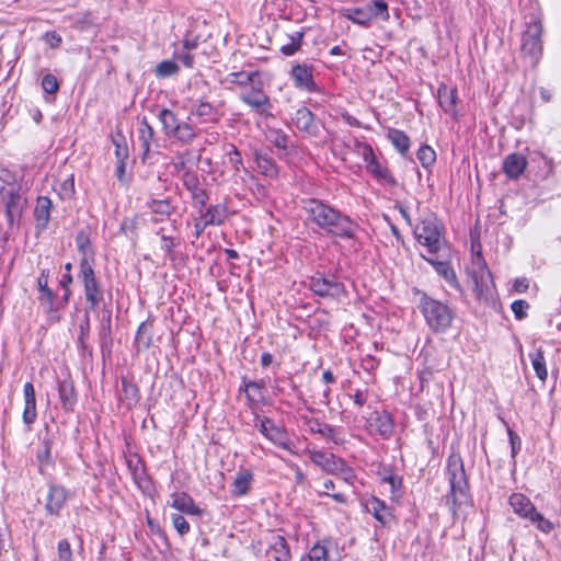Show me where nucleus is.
<instances>
[{
    "instance_id": "obj_1",
    "label": "nucleus",
    "mask_w": 561,
    "mask_h": 561,
    "mask_svg": "<svg viewBox=\"0 0 561 561\" xmlns=\"http://www.w3.org/2000/svg\"><path fill=\"white\" fill-rule=\"evenodd\" d=\"M304 209L308 220L325 232L341 238H354L357 225L330 205L318 199H307L304 202Z\"/></svg>"
},
{
    "instance_id": "obj_2",
    "label": "nucleus",
    "mask_w": 561,
    "mask_h": 561,
    "mask_svg": "<svg viewBox=\"0 0 561 561\" xmlns=\"http://www.w3.org/2000/svg\"><path fill=\"white\" fill-rule=\"evenodd\" d=\"M447 476L450 483V495L447 497V504L456 518L463 517L470 506V499L465 469L459 456L453 455L449 457Z\"/></svg>"
},
{
    "instance_id": "obj_3",
    "label": "nucleus",
    "mask_w": 561,
    "mask_h": 561,
    "mask_svg": "<svg viewBox=\"0 0 561 561\" xmlns=\"http://www.w3.org/2000/svg\"><path fill=\"white\" fill-rule=\"evenodd\" d=\"M0 196L8 221L12 225L21 216L24 202L20 195V184L15 175L3 167H0Z\"/></svg>"
},
{
    "instance_id": "obj_4",
    "label": "nucleus",
    "mask_w": 561,
    "mask_h": 561,
    "mask_svg": "<svg viewBox=\"0 0 561 561\" xmlns=\"http://www.w3.org/2000/svg\"><path fill=\"white\" fill-rule=\"evenodd\" d=\"M414 234L417 241L427 248L430 254L446 253L442 227L435 215L426 214L414 228Z\"/></svg>"
},
{
    "instance_id": "obj_5",
    "label": "nucleus",
    "mask_w": 561,
    "mask_h": 561,
    "mask_svg": "<svg viewBox=\"0 0 561 561\" xmlns=\"http://www.w3.org/2000/svg\"><path fill=\"white\" fill-rule=\"evenodd\" d=\"M420 308L426 323L434 332H445L451 325L455 314L446 304L423 295Z\"/></svg>"
},
{
    "instance_id": "obj_6",
    "label": "nucleus",
    "mask_w": 561,
    "mask_h": 561,
    "mask_svg": "<svg viewBox=\"0 0 561 561\" xmlns=\"http://www.w3.org/2000/svg\"><path fill=\"white\" fill-rule=\"evenodd\" d=\"M510 505L514 513L524 519H528L538 530L549 534L553 530L554 525L542 514L536 511L535 505L528 497L520 493H514L510 496Z\"/></svg>"
},
{
    "instance_id": "obj_7",
    "label": "nucleus",
    "mask_w": 561,
    "mask_h": 561,
    "mask_svg": "<svg viewBox=\"0 0 561 561\" xmlns=\"http://www.w3.org/2000/svg\"><path fill=\"white\" fill-rule=\"evenodd\" d=\"M341 14L359 25H368L376 18L386 21L389 18L388 5L383 0H373L359 8H345Z\"/></svg>"
},
{
    "instance_id": "obj_8",
    "label": "nucleus",
    "mask_w": 561,
    "mask_h": 561,
    "mask_svg": "<svg viewBox=\"0 0 561 561\" xmlns=\"http://www.w3.org/2000/svg\"><path fill=\"white\" fill-rule=\"evenodd\" d=\"M79 277L81 278L84 286L87 302L91 309H95L103 299V294L95 278L92 264H88L85 260H81L80 262Z\"/></svg>"
},
{
    "instance_id": "obj_9",
    "label": "nucleus",
    "mask_w": 561,
    "mask_h": 561,
    "mask_svg": "<svg viewBox=\"0 0 561 561\" xmlns=\"http://www.w3.org/2000/svg\"><path fill=\"white\" fill-rule=\"evenodd\" d=\"M291 119L296 128L307 137H318L321 125L314 119V115L309 108L305 106L298 108Z\"/></svg>"
},
{
    "instance_id": "obj_10",
    "label": "nucleus",
    "mask_w": 561,
    "mask_h": 561,
    "mask_svg": "<svg viewBox=\"0 0 561 561\" xmlns=\"http://www.w3.org/2000/svg\"><path fill=\"white\" fill-rule=\"evenodd\" d=\"M542 25L539 21L531 22L523 34L522 49L530 56H538L541 53Z\"/></svg>"
},
{
    "instance_id": "obj_11",
    "label": "nucleus",
    "mask_w": 561,
    "mask_h": 561,
    "mask_svg": "<svg viewBox=\"0 0 561 561\" xmlns=\"http://www.w3.org/2000/svg\"><path fill=\"white\" fill-rule=\"evenodd\" d=\"M309 286L314 294L321 297H339L344 290L341 283L320 274L311 277Z\"/></svg>"
},
{
    "instance_id": "obj_12",
    "label": "nucleus",
    "mask_w": 561,
    "mask_h": 561,
    "mask_svg": "<svg viewBox=\"0 0 561 561\" xmlns=\"http://www.w3.org/2000/svg\"><path fill=\"white\" fill-rule=\"evenodd\" d=\"M472 280L474 283V290L479 295H483L489 291L493 284L491 272L488 270L481 255H478L477 261L474 262Z\"/></svg>"
},
{
    "instance_id": "obj_13",
    "label": "nucleus",
    "mask_w": 561,
    "mask_h": 561,
    "mask_svg": "<svg viewBox=\"0 0 561 561\" xmlns=\"http://www.w3.org/2000/svg\"><path fill=\"white\" fill-rule=\"evenodd\" d=\"M365 507L382 527H390L393 524L394 516L391 513V510L379 499H369L366 502Z\"/></svg>"
},
{
    "instance_id": "obj_14",
    "label": "nucleus",
    "mask_w": 561,
    "mask_h": 561,
    "mask_svg": "<svg viewBox=\"0 0 561 561\" xmlns=\"http://www.w3.org/2000/svg\"><path fill=\"white\" fill-rule=\"evenodd\" d=\"M423 259H425L431 265L434 266L435 271L444 277V279L449 283L450 285H456L457 278L454 270L449 266V264L446 262V259L448 256V250L446 249V253L439 252L437 254H431V256L423 255Z\"/></svg>"
},
{
    "instance_id": "obj_15",
    "label": "nucleus",
    "mask_w": 561,
    "mask_h": 561,
    "mask_svg": "<svg viewBox=\"0 0 561 561\" xmlns=\"http://www.w3.org/2000/svg\"><path fill=\"white\" fill-rule=\"evenodd\" d=\"M308 454L310 460L328 473H336V470L342 467V459L333 454L321 450H309Z\"/></svg>"
},
{
    "instance_id": "obj_16",
    "label": "nucleus",
    "mask_w": 561,
    "mask_h": 561,
    "mask_svg": "<svg viewBox=\"0 0 561 561\" xmlns=\"http://www.w3.org/2000/svg\"><path fill=\"white\" fill-rule=\"evenodd\" d=\"M259 431L266 436L274 444L288 448V442L285 433L277 426H275L274 422L270 419H262L257 425Z\"/></svg>"
},
{
    "instance_id": "obj_17",
    "label": "nucleus",
    "mask_w": 561,
    "mask_h": 561,
    "mask_svg": "<svg viewBox=\"0 0 561 561\" xmlns=\"http://www.w3.org/2000/svg\"><path fill=\"white\" fill-rule=\"evenodd\" d=\"M169 504L171 507L179 512L199 516L202 510L194 503L193 499L186 493H173L170 497Z\"/></svg>"
},
{
    "instance_id": "obj_18",
    "label": "nucleus",
    "mask_w": 561,
    "mask_h": 561,
    "mask_svg": "<svg viewBox=\"0 0 561 561\" xmlns=\"http://www.w3.org/2000/svg\"><path fill=\"white\" fill-rule=\"evenodd\" d=\"M24 394V410H23V422L26 425H31L35 422L37 413H36V398L35 390L31 382H26L23 387Z\"/></svg>"
},
{
    "instance_id": "obj_19",
    "label": "nucleus",
    "mask_w": 561,
    "mask_h": 561,
    "mask_svg": "<svg viewBox=\"0 0 561 561\" xmlns=\"http://www.w3.org/2000/svg\"><path fill=\"white\" fill-rule=\"evenodd\" d=\"M527 167V160L519 153L508 154L503 162V171L510 179H518Z\"/></svg>"
},
{
    "instance_id": "obj_20",
    "label": "nucleus",
    "mask_w": 561,
    "mask_h": 561,
    "mask_svg": "<svg viewBox=\"0 0 561 561\" xmlns=\"http://www.w3.org/2000/svg\"><path fill=\"white\" fill-rule=\"evenodd\" d=\"M67 500V490L60 485H50L47 499L46 510L49 514H58Z\"/></svg>"
},
{
    "instance_id": "obj_21",
    "label": "nucleus",
    "mask_w": 561,
    "mask_h": 561,
    "mask_svg": "<svg viewBox=\"0 0 561 561\" xmlns=\"http://www.w3.org/2000/svg\"><path fill=\"white\" fill-rule=\"evenodd\" d=\"M438 103L443 111L453 116L456 115L457 90L442 84L437 90Z\"/></svg>"
},
{
    "instance_id": "obj_22",
    "label": "nucleus",
    "mask_w": 561,
    "mask_h": 561,
    "mask_svg": "<svg viewBox=\"0 0 561 561\" xmlns=\"http://www.w3.org/2000/svg\"><path fill=\"white\" fill-rule=\"evenodd\" d=\"M291 76L298 88L306 89L308 91L313 90L314 81L312 78L311 68L307 65L294 66L291 69Z\"/></svg>"
},
{
    "instance_id": "obj_23",
    "label": "nucleus",
    "mask_w": 561,
    "mask_h": 561,
    "mask_svg": "<svg viewBox=\"0 0 561 561\" xmlns=\"http://www.w3.org/2000/svg\"><path fill=\"white\" fill-rule=\"evenodd\" d=\"M301 561H340V558L333 547L324 545H314L306 559Z\"/></svg>"
},
{
    "instance_id": "obj_24",
    "label": "nucleus",
    "mask_w": 561,
    "mask_h": 561,
    "mask_svg": "<svg viewBox=\"0 0 561 561\" xmlns=\"http://www.w3.org/2000/svg\"><path fill=\"white\" fill-rule=\"evenodd\" d=\"M268 553L275 561H287L289 559V549L283 536L273 535L271 537Z\"/></svg>"
},
{
    "instance_id": "obj_25",
    "label": "nucleus",
    "mask_w": 561,
    "mask_h": 561,
    "mask_svg": "<svg viewBox=\"0 0 561 561\" xmlns=\"http://www.w3.org/2000/svg\"><path fill=\"white\" fill-rule=\"evenodd\" d=\"M51 202L48 197L41 196L37 198L34 217L38 228H46L49 221Z\"/></svg>"
},
{
    "instance_id": "obj_26",
    "label": "nucleus",
    "mask_w": 561,
    "mask_h": 561,
    "mask_svg": "<svg viewBox=\"0 0 561 561\" xmlns=\"http://www.w3.org/2000/svg\"><path fill=\"white\" fill-rule=\"evenodd\" d=\"M310 428L313 433L320 434L324 439L333 442L335 445L344 443V438L340 435L339 431L329 424L316 422Z\"/></svg>"
},
{
    "instance_id": "obj_27",
    "label": "nucleus",
    "mask_w": 561,
    "mask_h": 561,
    "mask_svg": "<svg viewBox=\"0 0 561 561\" xmlns=\"http://www.w3.org/2000/svg\"><path fill=\"white\" fill-rule=\"evenodd\" d=\"M76 243L79 252L81 253V260H85L88 264H92L94 252L92 250L89 236L84 231L78 232Z\"/></svg>"
},
{
    "instance_id": "obj_28",
    "label": "nucleus",
    "mask_w": 561,
    "mask_h": 561,
    "mask_svg": "<svg viewBox=\"0 0 561 561\" xmlns=\"http://www.w3.org/2000/svg\"><path fill=\"white\" fill-rule=\"evenodd\" d=\"M388 138L401 154H405L409 151L410 139L403 131L391 128L388 130Z\"/></svg>"
},
{
    "instance_id": "obj_29",
    "label": "nucleus",
    "mask_w": 561,
    "mask_h": 561,
    "mask_svg": "<svg viewBox=\"0 0 561 561\" xmlns=\"http://www.w3.org/2000/svg\"><path fill=\"white\" fill-rule=\"evenodd\" d=\"M251 479L252 476L250 472H238L231 485V493L237 496L244 495L250 488Z\"/></svg>"
},
{
    "instance_id": "obj_30",
    "label": "nucleus",
    "mask_w": 561,
    "mask_h": 561,
    "mask_svg": "<svg viewBox=\"0 0 561 561\" xmlns=\"http://www.w3.org/2000/svg\"><path fill=\"white\" fill-rule=\"evenodd\" d=\"M202 217L209 225H221L227 218V209L222 205L210 206Z\"/></svg>"
},
{
    "instance_id": "obj_31",
    "label": "nucleus",
    "mask_w": 561,
    "mask_h": 561,
    "mask_svg": "<svg viewBox=\"0 0 561 561\" xmlns=\"http://www.w3.org/2000/svg\"><path fill=\"white\" fill-rule=\"evenodd\" d=\"M59 398L65 410H71L76 403V392L73 386L68 381L59 383Z\"/></svg>"
},
{
    "instance_id": "obj_32",
    "label": "nucleus",
    "mask_w": 561,
    "mask_h": 561,
    "mask_svg": "<svg viewBox=\"0 0 561 561\" xmlns=\"http://www.w3.org/2000/svg\"><path fill=\"white\" fill-rule=\"evenodd\" d=\"M531 365L534 370L536 371L537 377L543 382L548 377V370L546 367V360L543 357V352L538 348L536 352L529 354Z\"/></svg>"
},
{
    "instance_id": "obj_33",
    "label": "nucleus",
    "mask_w": 561,
    "mask_h": 561,
    "mask_svg": "<svg viewBox=\"0 0 561 561\" xmlns=\"http://www.w3.org/2000/svg\"><path fill=\"white\" fill-rule=\"evenodd\" d=\"M255 162L259 171L270 178H274L277 174V167L275 162L266 154L255 153Z\"/></svg>"
},
{
    "instance_id": "obj_34",
    "label": "nucleus",
    "mask_w": 561,
    "mask_h": 561,
    "mask_svg": "<svg viewBox=\"0 0 561 561\" xmlns=\"http://www.w3.org/2000/svg\"><path fill=\"white\" fill-rule=\"evenodd\" d=\"M371 426H375L376 431L383 437H389L393 430L392 420L387 413H377Z\"/></svg>"
},
{
    "instance_id": "obj_35",
    "label": "nucleus",
    "mask_w": 561,
    "mask_h": 561,
    "mask_svg": "<svg viewBox=\"0 0 561 561\" xmlns=\"http://www.w3.org/2000/svg\"><path fill=\"white\" fill-rule=\"evenodd\" d=\"M154 131L153 128L149 125L148 121L144 117L140 122L139 126V141L141 142V147L144 149V153L147 154L150 150V145L153 139Z\"/></svg>"
},
{
    "instance_id": "obj_36",
    "label": "nucleus",
    "mask_w": 561,
    "mask_h": 561,
    "mask_svg": "<svg viewBox=\"0 0 561 561\" xmlns=\"http://www.w3.org/2000/svg\"><path fill=\"white\" fill-rule=\"evenodd\" d=\"M241 100L253 108H260L268 102V98L260 90L243 93Z\"/></svg>"
},
{
    "instance_id": "obj_37",
    "label": "nucleus",
    "mask_w": 561,
    "mask_h": 561,
    "mask_svg": "<svg viewBox=\"0 0 561 561\" xmlns=\"http://www.w3.org/2000/svg\"><path fill=\"white\" fill-rule=\"evenodd\" d=\"M159 121L161 122L163 129L168 136H171L180 124L176 115L168 108H163L160 112Z\"/></svg>"
},
{
    "instance_id": "obj_38",
    "label": "nucleus",
    "mask_w": 561,
    "mask_h": 561,
    "mask_svg": "<svg viewBox=\"0 0 561 561\" xmlns=\"http://www.w3.org/2000/svg\"><path fill=\"white\" fill-rule=\"evenodd\" d=\"M179 71V65L173 60H163L156 67V76L158 78H167L176 75Z\"/></svg>"
},
{
    "instance_id": "obj_39",
    "label": "nucleus",
    "mask_w": 561,
    "mask_h": 561,
    "mask_svg": "<svg viewBox=\"0 0 561 561\" xmlns=\"http://www.w3.org/2000/svg\"><path fill=\"white\" fill-rule=\"evenodd\" d=\"M173 137L182 142H190L195 138L193 127L187 123H180L176 129L172 133Z\"/></svg>"
},
{
    "instance_id": "obj_40",
    "label": "nucleus",
    "mask_w": 561,
    "mask_h": 561,
    "mask_svg": "<svg viewBox=\"0 0 561 561\" xmlns=\"http://www.w3.org/2000/svg\"><path fill=\"white\" fill-rule=\"evenodd\" d=\"M122 392H123L122 399L124 401H126L128 407H130L131 404L137 402L138 389L134 383H130V382L126 381L125 379H123L122 380Z\"/></svg>"
},
{
    "instance_id": "obj_41",
    "label": "nucleus",
    "mask_w": 561,
    "mask_h": 561,
    "mask_svg": "<svg viewBox=\"0 0 561 561\" xmlns=\"http://www.w3.org/2000/svg\"><path fill=\"white\" fill-rule=\"evenodd\" d=\"M288 38H289V42L287 44L282 45L280 51L286 56H291L300 48L302 33L296 32L295 34L290 35Z\"/></svg>"
},
{
    "instance_id": "obj_42",
    "label": "nucleus",
    "mask_w": 561,
    "mask_h": 561,
    "mask_svg": "<svg viewBox=\"0 0 561 561\" xmlns=\"http://www.w3.org/2000/svg\"><path fill=\"white\" fill-rule=\"evenodd\" d=\"M417 159L424 168H428L435 162L436 153L430 146H422L417 150Z\"/></svg>"
},
{
    "instance_id": "obj_43",
    "label": "nucleus",
    "mask_w": 561,
    "mask_h": 561,
    "mask_svg": "<svg viewBox=\"0 0 561 561\" xmlns=\"http://www.w3.org/2000/svg\"><path fill=\"white\" fill-rule=\"evenodd\" d=\"M136 341L137 343L142 347H148L151 343V335H150V325L146 322H142L137 331L136 334Z\"/></svg>"
},
{
    "instance_id": "obj_44",
    "label": "nucleus",
    "mask_w": 561,
    "mask_h": 561,
    "mask_svg": "<svg viewBox=\"0 0 561 561\" xmlns=\"http://www.w3.org/2000/svg\"><path fill=\"white\" fill-rule=\"evenodd\" d=\"M150 209L154 215L163 217L171 214L172 207L167 201H152Z\"/></svg>"
},
{
    "instance_id": "obj_45",
    "label": "nucleus",
    "mask_w": 561,
    "mask_h": 561,
    "mask_svg": "<svg viewBox=\"0 0 561 561\" xmlns=\"http://www.w3.org/2000/svg\"><path fill=\"white\" fill-rule=\"evenodd\" d=\"M171 519L174 528L180 535H185L190 531V525L182 515L172 514Z\"/></svg>"
},
{
    "instance_id": "obj_46",
    "label": "nucleus",
    "mask_w": 561,
    "mask_h": 561,
    "mask_svg": "<svg viewBox=\"0 0 561 561\" xmlns=\"http://www.w3.org/2000/svg\"><path fill=\"white\" fill-rule=\"evenodd\" d=\"M75 194V180L73 176L66 179L59 190L61 198H71Z\"/></svg>"
},
{
    "instance_id": "obj_47",
    "label": "nucleus",
    "mask_w": 561,
    "mask_h": 561,
    "mask_svg": "<svg viewBox=\"0 0 561 561\" xmlns=\"http://www.w3.org/2000/svg\"><path fill=\"white\" fill-rule=\"evenodd\" d=\"M37 286L39 291L42 293V297H46L47 300L51 301L54 294L47 286V275L45 274V271H43L39 277L37 278Z\"/></svg>"
},
{
    "instance_id": "obj_48",
    "label": "nucleus",
    "mask_w": 561,
    "mask_h": 561,
    "mask_svg": "<svg viewBox=\"0 0 561 561\" xmlns=\"http://www.w3.org/2000/svg\"><path fill=\"white\" fill-rule=\"evenodd\" d=\"M364 157L365 160L369 162V168L371 172L379 176H383L380 165L375 162V157L373 154V150L370 147H364Z\"/></svg>"
},
{
    "instance_id": "obj_49",
    "label": "nucleus",
    "mask_w": 561,
    "mask_h": 561,
    "mask_svg": "<svg viewBox=\"0 0 561 561\" xmlns=\"http://www.w3.org/2000/svg\"><path fill=\"white\" fill-rule=\"evenodd\" d=\"M42 87L45 92L54 94L58 91V82L55 76L46 75L42 80Z\"/></svg>"
},
{
    "instance_id": "obj_50",
    "label": "nucleus",
    "mask_w": 561,
    "mask_h": 561,
    "mask_svg": "<svg viewBox=\"0 0 561 561\" xmlns=\"http://www.w3.org/2000/svg\"><path fill=\"white\" fill-rule=\"evenodd\" d=\"M58 557L60 561H72V553L70 545L67 540H61L58 543Z\"/></svg>"
},
{
    "instance_id": "obj_51",
    "label": "nucleus",
    "mask_w": 561,
    "mask_h": 561,
    "mask_svg": "<svg viewBox=\"0 0 561 561\" xmlns=\"http://www.w3.org/2000/svg\"><path fill=\"white\" fill-rule=\"evenodd\" d=\"M116 149H115V154L116 157L123 161L124 159H126L128 157V150H127V147L126 146H122L119 144V140H123V136L122 135H116L112 138Z\"/></svg>"
},
{
    "instance_id": "obj_52",
    "label": "nucleus",
    "mask_w": 561,
    "mask_h": 561,
    "mask_svg": "<svg viewBox=\"0 0 561 561\" xmlns=\"http://www.w3.org/2000/svg\"><path fill=\"white\" fill-rule=\"evenodd\" d=\"M529 305L525 300H516L512 304L511 308L517 319H523Z\"/></svg>"
},
{
    "instance_id": "obj_53",
    "label": "nucleus",
    "mask_w": 561,
    "mask_h": 561,
    "mask_svg": "<svg viewBox=\"0 0 561 561\" xmlns=\"http://www.w3.org/2000/svg\"><path fill=\"white\" fill-rule=\"evenodd\" d=\"M385 484L389 488L393 497L398 496V491L401 486V479L396 476H390L383 479Z\"/></svg>"
},
{
    "instance_id": "obj_54",
    "label": "nucleus",
    "mask_w": 561,
    "mask_h": 561,
    "mask_svg": "<svg viewBox=\"0 0 561 561\" xmlns=\"http://www.w3.org/2000/svg\"><path fill=\"white\" fill-rule=\"evenodd\" d=\"M335 474L340 476L342 480L347 483H352V481L355 478L353 470L350 467H347L344 460H342V467L339 468V470H336Z\"/></svg>"
},
{
    "instance_id": "obj_55",
    "label": "nucleus",
    "mask_w": 561,
    "mask_h": 561,
    "mask_svg": "<svg viewBox=\"0 0 561 561\" xmlns=\"http://www.w3.org/2000/svg\"><path fill=\"white\" fill-rule=\"evenodd\" d=\"M252 75L247 72H234L228 76V81L231 83L245 84L251 81Z\"/></svg>"
},
{
    "instance_id": "obj_56",
    "label": "nucleus",
    "mask_w": 561,
    "mask_h": 561,
    "mask_svg": "<svg viewBox=\"0 0 561 561\" xmlns=\"http://www.w3.org/2000/svg\"><path fill=\"white\" fill-rule=\"evenodd\" d=\"M270 140L278 148L285 149L287 147V137L279 131H272L270 135Z\"/></svg>"
},
{
    "instance_id": "obj_57",
    "label": "nucleus",
    "mask_w": 561,
    "mask_h": 561,
    "mask_svg": "<svg viewBox=\"0 0 561 561\" xmlns=\"http://www.w3.org/2000/svg\"><path fill=\"white\" fill-rule=\"evenodd\" d=\"M191 113L197 116H209L213 113V106L207 102H201Z\"/></svg>"
},
{
    "instance_id": "obj_58",
    "label": "nucleus",
    "mask_w": 561,
    "mask_h": 561,
    "mask_svg": "<svg viewBox=\"0 0 561 561\" xmlns=\"http://www.w3.org/2000/svg\"><path fill=\"white\" fill-rule=\"evenodd\" d=\"M508 436H510V443H511V448H512V455L514 457L520 448V438L518 437V435L516 433H514L510 428H508Z\"/></svg>"
},
{
    "instance_id": "obj_59",
    "label": "nucleus",
    "mask_w": 561,
    "mask_h": 561,
    "mask_svg": "<svg viewBox=\"0 0 561 561\" xmlns=\"http://www.w3.org/2000/svg\"><path fill=\"white\" fill-rule=\"evenodd\" d=\"M175 59L178 62H181L182 65H184L187 68L193 67V64H194L193 56L188 53L176 54Z\"/></svg>"
},
{
    "instance_id": "obj_60",
    "label": "nucleus",
    "mask_w": 561,
    "mask_h": 561,
    "mask_svg": "<svg viewBox=\"0 0 561 561\" xmlns=\"http://www.w3.org/2000/svg\"><path fill=\"white\" fill-rule=\"evenodd\" d=\"M261 385L255 381H249L244 385V391L249 400L253 401L254 399L251 397V391H260Z\"/></svg>"
},
{
    "instance_id": "obj_61",
    "label": "nucleus",
    "mask_w": 561,
    "mask_h": 561,
    "mask_svg": "<svg viewBox=\"0 0 561 561\" xmlns=\"http://www.w3.org/2000/svg\"><path fill=\"white\" fill-rule=\"evenodd\" d=\"M228 154L229 161L234 165L236 170H238V165L241 163V157L239 151L233 146H231V151Z\"/></svg>"
},
{
    "instance_id": "obj_62",
    "label": "nucleus",
    "mask_w": 561,
    "mask_h": 561,
    "mask_svg": "<svg viewBox=\"0 0 561 561\" xmlns=\"http://www.w3.org/2000/svg\"><path fill=\"white\" fill-rule=\"evenodd\" d=\"M528 288V280L526 278H518L514 282V289L518 293H524Z\"/></svg>"
},
{
    "instance_id": "obj_63",
    "label": "nucleus",
    "mask_w": 561,
    "mask_h": 561,
    "mask_svg": "<svg viewBox=\"0 0 561 561\" xmlns=\"http://www.w3.org/2000/svg\"><path fill=\"white\" fill-rule=\"evenodd\" d=\"M46 42L50 45V47H57L60 44L61 38L56 33H47Z\"/></svg>"
},
{
    "instance_id": "obj_64",
    "label": "nucleus",
    "mask_w": 561,
    "mask_h": 561,
    "mask_svg": "<svg viewBox=\"0 0 561 561\" xmlns=\"http://www.w3.org/2000/svg\"><path fill=\"white\" fill-rule=\"evenodd\" d=\"M210 226L209 224H206V220L201 216L198 220L195 222V233L196 236H201V233L204 231V229Z\"/></svg>"
}]
</instances>
